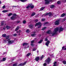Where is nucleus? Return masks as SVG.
<instances>
[{"instance_id":"nucleus-1","label":"nucleus","mask_w":66,"mask_h":66,"mask_svg":"<svg viewBox=\"0 0 66 66\" xmlns=\"http://www.w3.org/2000/svg\"><path fill=\"white\" fill-rule=\"evenodd\" d=\"M58 31V28H56L54 30V31L51 32V31L50 30L47 32V33L48 34H50V36H53L55 35V34H56V32Z\"/></svg>"},{"instance_id":"nucleus-2","label":"nucleus","mask_w":66,"mask_h":66,"mask_svg":"<svg viewBox=\"0 0 66 66\" xmlns=\"http://www.w3.org/2000/svg\"><path fill=\"white\" fill-rule=\"evenodd\" d=\"M60 20H56L55 22V24L56 26H58V25H59L60 24Z\"/></svg>"},{"instance_id":"nucleus-3","label":"nucleus","mask_w":66,"mask_h":66,"mask_svg":"<svg viewBox=\"0 0 66 66\" xmlns=\"http://www.w3.org/2000/svg\"><path fill=\"white\" fill-rule=\"evenodd\" d=\"M50 61H51V60L50 59L49 57H48L47 60H45V63H47V64H49Z\"/></svg>"},{"instance_id":"nucleus-4","label":"nucleus","mask_w":66,"mask_h":66,"mask_svg":"<svg viewBox=\"0 0 66 66\" xmlns=\"http://www.w3.org/2000/svg\"><path fill=\"white\" fill-rule=\"evenodd\" d=\"M48 15H49V16H51L52 14L51 13V12H50L49 13H47L46 14H44L43 15V16H47Z\"/></svg>"},{"instance_id":"nucleus-5","label":"nucleus","mask_w":66,"mask_h":66,"mask_svg":"<svg viewBox=\"0 0 66 66\" xmlns=\"http://www.w3.org/2000/svg\"><path fill=\"white\" fill-rule=\"evenodd\" d=\"M56 28H58V31H59V33L61 32V31H63V30H64V28H62L61 27H59V28L57 27Z\"/></svg>"},{"instance_id":"nucleus-6","label":"nucleus","mask_w":66,"mask_h":66,"mask_svg":"<svg viewBox=\"0 0 66 66\" xmlns=\"http://www.w3.org/2000/svg\"><path fill=\"white\" fill-rule=\"evenodd\" d=\"M52 0H45V4H48L49 3V2L52 1Z\"/></svg>"},{"instance_id":"nucleus-7","label":"nucleus","mask_w":66,"mask_h":66,"mask_svg":"<svg viewBox=\"0 0 66 66\" xmlns=\"http://www.w3.org/2000/svg\"><path fill=\"white\" fill-rule=\"evenodd\" d=\"M7 41L10 44H12L13 42H14V41L13 40H10V39H8L7 40Z\"/></svg>"},{"instance_id":"nucleus-8","label":"nucleus","mask_w":66,"mask_h":66,"mask_svg":"<svg viewBox=\"0 0 66 66\" xmlns=\"http://www.w3.org/2000/svg\"><path fill=\"white\" fill-rule=\"evenodd\" d=\"M16 18V17H15V16H13L11 18V19L12 20H14V19H15Z\"/></svg>"},{"instance_id":"nucleus-9","label":"nucleus","mask_w":66,"mask_h":66,"mask_svg":"<svg viewBox=\"0 0 66 66\" xmlns=\"http://www.w3.org/2000/svg\"><path fill=\"white\" fill-rule=\"evenodd\" d=\"M50 43V41L49 40H48L47 41V42L46 43V45L48 47V46H49V44Z\"/></svg>"},{"instance_id":"nucleus-10","label":"nucleus","mask_w":66,"mask_h":66,"mask_svg":"<svg viewBox=\"0 0 66 66\" xmlns=\"http://www.w3.org/2000/svg\"><path fill=\"white\" fill-rule=\"evenodd\" d=\"M39 25H41V23H40V22H38V23H37L35 25V27H36L37 26H39Z\"/></svg>"},{"instance_id":"nucleus-11","label":"nucleus","mask_w":66,"mask_h":66,"mask_svg":"<svg viewBox=\"0 0 66 66\" xmlns=\"http://www.w3.org/2000/svg\"><path fill=\"white\" fill-rule=\"evenodd\" d=\"M35 60L36 61H37V62H38V61H39V57H36L35 59Z\"/></svg>"},{"instance_id":"nucleus-12","label":"nucleus","mask_w":66,"mask_h":66,"mask_svg":"<svg viewBox=\"0 0 66 66\" xmlns=\"http://www.w3.org/2000/svg\"><path fill=\"white\" fill-rule=\"evenodd\" d=\"M33 25L30 24V25L29 26V27L30 28H31V29H32V28H33Z\"/></svg>"},{"instance_id":"nucleus-13","label":"nucleus","mask_w":66,"mask_h":66,"mask_svg":"<svg viewBox=\"0 0 66 66\" xmlns=\"http://www.w3.org/2000/svg\"><path fill=\"white\" fill-rule=\"evenodd\" d=\"M65 15H66V14L65 13H63L61 15V17H63L64 16H65Z\"/></svg>"},{"instance_id":"nucleus-14","label":"nucleus","mask_w":66,"mask_h":66,"mask_svg":"<svg viewBox=\"0 0 66 66\" xmlns=\"http://www.w3.org/2000/svg\"><path fill=\"white\" fill-rule=\"evenodd\" d=\"M50 7L51 8V9H53V8H54V5H52L50 6Z\"/></svg>"},{"instance_id":"nucleus-15","label":"nucleus","mask_w":66,"mask_h":66,"mask_svg":"<svg viewBox=\"0 0 66 66\" xmlns=\"http://www.w3.org/2000/svg\"><path fill=\"white\" fill-rule=\"evenodd\" d=\"M28 45V43H24L22 45L24 46H26V45Z\"/></svg>"},{"instance_id":"nucleus-16","label":"nucleus","mask_w":66,"mask_h":66,"mask_svg":"<svg viewBox=\"0 0 66 66\" xmlns=\"http://www.w3.org/2000/svg\"><path fill=\"white\" fill-rule=\"evenodd\" d=\"M42 42H43V40H41L39 41L38 43V44H41L42 43Z\"/></svg>"},{"instance_id":"nucleus-17","label":"nucleus","mask_w":66,"mask_h":66,"mask_svg":"<svg viewBox=\"0 0 66 66\" xmlns=\"http://www.w3.org/2000/svg\"><path fill=\"white\" fill-rule=\"evenodd\" d=\"M19 27L18 26L15 29V31H17L18 30H19Z\"/></svg>"},{"instance_id":"nucleus-18","label":"nucleus","mask_w":66,"mask_h":66,"mask_svg":"<svg viewBox=\"0 0 66 66\" xmlns=\"http://www.w3.org/2000/svg\"><path fill=\"white\" fill-rule=\"evenodd\" d=\"M6 36V35L5 34H3L2 35V37H5Z\"/></svg>"},{"instance_id":"nucleus-19","label":"nucleus","mask_w":66,"mask_h":66,"mask_svg":"<svg viewBox=\"0 0 66 66\" xmlns=\"http://www.w3.org/2000/svg\"><path fill=\"white\" fill-rule=\"evenodd\" d=\"M45 7H42L40 9V10L41 11H43V10H44V9H45Z\"/></svg>"},{"instance_id":"nucleus-20","label":"nucleus","mask_w":66,"mask_h":66,"mask_svg":"<svg viewBox=\"0 0 66 66\" xmlns=\"http://www.w3.org/2000/svg\"><path fill=\"white\" fill-rule=\"evenodd\" d=\"M38 21V19L34 20V21L35 22V23H36L37 21Z\"/></svg>"},{"instance_id":"nucleus-21","label":"nucleus","mask_w":66,"mask_h":66,"mask_svg":"<svg viewBox=\"0 0 66 66\" xmlns=\"http://www.w3.org/2000/svg\"><path fill=\"white\" fill-rule=\"evenodd\" d=\"M10 28H11V27H10V26H7L6 27V28L7 29V30L10 29Z\"/></svg>"},{"instance_id":"nucleus-22","label":"nucleus","mask_w":66,"mask_h":66,"mask_svg":"<svg viewBox=\"0 0 66 66\" xmlns=\"http://www.w3.org/2000/svg\"><path fill=\"white\" fill-rule=\"evenodd\" d=\"M36 35V34H31V36L32 37H34Z\"/></svg>"},{"instance_id":"nucleus-23","label":"nucleus","mask_w":66,"mask_h":66,"mask_svg":"<svg viewBox=\"0 0 66 66\" xmlns=\"http://www.w3.org/2000/svg\"><path fill=\"white\" fill-rule=\"evenodd\" d=\"M36 14L35 12H33L31 14V16H34Z\"/></svg>"},{"instance_id":"nucleus-24","label":"nucleus","mask_w":66,"mask_h":66,"mask_svg":"<svg viewBox=\"0 0 66 66\" xmlns=\"http://www.w3.org/2000/svg\"><path fill=\"white\" fill-rule=\"evenodd\" d=\"M8 11L6 10H4L2 11V12L3 13H6V12H7Z\"/></svg>"},{"instance_id":"nucleus-25","label":"nucleus","mask_w":66,"mask_h":66,"mask_svg":"<svg viewBox=\"0 0 66 66\" xmlns=\"http://www.w3.org/2000/svg\"><path fill=\"white\" fill-rule=\"evenodd\" d=\"M21 2H26V1H27V0H19Z\"/></svg>"},{"instance_id":"nucleus-26","label":"nucleus","mask_w":66,"mask_h":66,"mask_svg":"<svg viewBox=\"0 0 66 66\" xmlns=\"http://www.w3.org/2000/svg\"><path fill=\"white\" fill-rule=\"evenodd\" d=\"M56 63H57V62H55L54 63V65H53V66H56Z\"/></svg>"},{"instance_id":"nucleus-27","label":"nucleus","mask_w":66,"mask_h":66,"mask_svg":"<svg viewBox=\"0 0 66 66\" xmlns=\"http://www.w3.org/2000/svg\"><path fill=\"white\" fill-rule=\"evenodd\" d=\"M57 4H61V2L60 1H59L57 2Z\"/></svg>"},{"instance_id":"nucleus-28","label":"nucleus","mask_w":66,"mask_h":66,"mask_svg":"<svg viewBox=\"0 0 66 66\" xmlns=\"http://www.w3.org/2000/svg\"><path fill=\"white\" fill-rule=\"evenodd\" d=\"M44 57V56L43 55L41 57H40V59H41L40 60L42 61V59Z\"/></svg>"},{"instance_id":"nucleus-29","label":"nucleus","mask_w":66,"mask_h":66,"mask_svg":"<svg viewBox=\"0 0 66 66\" xmlns=\"http://www.w3.org/2000/svg\"><path fill=\"white\" fill-rule=\"evenodd\" d=\"M46 29V27H44L42 28V30H44Z\"/></svg>"},{"instance_id":"nucleus-30","label":"nucleus","mask_w":66,"mask_h":66,"mask_svg":"<svg viewBox=\"0 0 66 66\" xmlns=\"http://www.w3.org/2000/svg\"><path fill=\"white\" fill-rule=\"evenodd\" d=\"M35 41V40H34L31 41V44H33V43H34Z\"/></svg>"},{"instance_id":"nucleus-31","label":"nucleus","mask_w":66,"mask_h":66,"mask_svg":"<svg viewBox=\"0 0 66 66\" xmlns=\"http://www.w3.org/2000/svg\"><path fill=\"white\" fill-rule=\"evenodd\" d=\"M13 15V14H12V13H10L8 14V16H11V15Z\"/></svg>"},{"instance_id":"nucleus-32","label":"nucleus","mask_w":66,"mask_h":66,"mask_svg":"<svg viewBox=\"0 0 66 66\" xmlns=\"http://www.w3.org/2000/svg\"><path fill=\"white\" fill-rule=\"evenodd\" d=\"M66 18H64L62 21V22H64V21H65V20H66Z\"/></svg>"},{"instance_id":"nucleus-33","label":"nucleus","mask_w":66,"mask_h":66,"mask_svg":"<svg viewBox=\"0 0 66 66\" xmlns=\"http://www.w3.org/2000/svg\"><path fill=\"white\" fill-rule=\"evenodd\" d=\"M30 54H31V53H29L27 54V56H29Z\"/></svg>"},{"instance_id":"nucleus-34","label":"nucleus","mask_w":66,"mask_h":66,"mask_svg":"<svg viewBox=\"0 0 66 66\" xmlns=\"http://www.w3.org/2000/svg\"><path fill=\"white\" fill-rule=\"evenodd\" d=\"M9 37H10V36H7L6 37V39H8V38H9Z\"/></svg>"},{"instance_id":"nucleus-35","label":"nucleus","mask_w":66,"mask_h":66,"mask_svg":"<svg viewBox=\"0 0 66 66\" xmlns=\"http://www.w3.org/2000/svg\"><path fill=\"white\" fill-rule=\"evenodd\" d=\"M29 29H27V30L26 32L27 33H29L30 32V31H29Z\"/></svg>"},{"instance_id":"nucleus-36","label":"nucleus","mask_w":66,"mask_h":66,"mask_svg":"<svg viewBox=\"0 0 66 66\" xmlns=\"http://www.w3.org/2000/svg\"><path fill=\"white\" fill-rule=\"evenodd\" d=\"M29 5L30 7H31L32 5H33L32 4H29Z\"/></svg>"},{"instance_id":"nucleus-37","label":"nucleus","mask_w":66,"mask_h":66,"mask_svg":"<svg viewBox=\"0 0 66 66\" xmlns=\"http://www.w3.org/2000/svg\"><path fill=\"white\" fill-rule=\"evenodd\" d=\"M4 24V21H2L1 24L2 26H3Z\"/></svg>"},{"instance_id":"nucleus-38","label":"nucleus","mask_w":66,"mask_h":66,"mask_svg":"<svg viewBox=\"0 0 66 66\" xmlns=\"http://www.w3.org/2000/svg\"><path fill=\"white\" fill-rule=\"evenodd\" d=\"M3 61H5L6 60V58H3Z\"/></svg>"},{"instance_id":"nucleus-39","label":"nucleus","mask_w":66,"mask_h":66,"mask_svg":"<svg viewBox=\"0 0 66 66\" xmlns=\"http://www.w3.org/2000/svg\"><path fill=\"white\" fill-rule=\"evenodd\" d=\"M63 62L64 64H66V61H64Z\"/></svg>"},{"instance_id":"nucleus-40","label":"nucleus","mask_w":66,"mask_h":66,"mask_svg":"<svg viewBox=\"0 0 66 66\" xmlns=\"http://www.w3.org/2000/svg\"><path fill=\"white\" fill-rule=\"evenodd\" d=\"M62 2H64V3H65V2H66V0H62Z\"/></svg>"},{"instance_id":"nucleus-41","label":"nucleus","mask_w":66,"mask_h":66,"mask_svg":"<svg viewBox=\"0 0 66 66\" xmlns=\"http://www.w3.org/2000/svg\"><path fill=\"white\" fill-rule=\"evenodd\" d=\"M13 35V36H17V34H15Z\"/></svg>"},{"instance_id":"nucleus-42","label":"nucleus","mask_w":66,"mask_h":66,"mask_svg":"<svg viewBox=\"0 0 66 66\" xmlns=\"http://www.w3.org/2000/svg\"><path fill=\"white\" fill-rule=\"evenodd\" d=\"M34 5H33L31 7H30V8L31 9H33V8H34Z\"/></svg>"},{"instance_id":"nucleus-43","label":"nucleus","mask_w":66,"mask_h":66,"mask_svg":"<svg viewBox=\"0 0 66 66\" xmlns=\"http://www.w3.org/2000/svg\"><path fill=\"white\" fill-rule=\"evenodd\" d=\"M12 7H18V6H12Z\"/></svg>"},{"instance_id":"nucleus-44","label":"nucleus","mask_w":66,"mask_h":66,"mask_svg":"<svg viewBox=\"0 0 66 66\" xmlns=\"http://www.w3.org/2000/svg\"><path fill=\"white\" fill-rule=\"evenodd\" d=\"M30 7V6L29 5H28L26 7V9H29V8Z\"/></svg>"},{"instance_id":"nucleus-45","label":"nucleus","mask_w":66,"mask_h":66,"mask_svg":"<svg viewBox=\"0 0 66 66\" xmlns=\"http://www.w3.org/2000/svg\"><path fill=\"white\" fill-rule=\"evenodd\" d=\"M45 19H43L41 20V21H45Z\"/></svg>"},{"instance_id":"nucleus-46","label":"nucleus","mask_w":66,"mask_h":66,"mask_svg":"<svg viewBox=\"0 0 66 66\" xmlns=\"http://www.w3.org/2000/svg\"><path fill=\"white\" fill-rule=\"evenodd\" d=\"M36 50V48H34L32 50V51H35Z\"/></svg>"},{"instance_id":"nucleus-47","label":"nucleus","mask_w":66,"mask_h":66,"mask_svg":"<svg viewBox=\"0 0 66 66\" xmlns=\"http://www.w3.org/2000/svg\"><path fill=\"white\" fill-rule=\"evenodd\" d=\"M31 45L33 47L34 46V44H33V43H31Z\"/></svg>"},{"instance_id":"nucleus-48","label":"nucleus","mask_w":66,"mask_h":66,"mask_svg":"<svg viewBox=\"0 0 66 66\" xmlns=\"http://www.w3.org/2000/svg\"><path fill=\"white\" fill-rule=\"evenodd\" d=\"M2 7L3 9H5V5H4V6H3Z\"/></svg>"},{"instance_id":"nucleus-49","label":"nucleus","mask_w":66,"mask_h":66,"mask_svg":"<svg viewBox=\"0 0 66 66\" xmlns=\"http://www.w3.org/2000/svg\"><path fill=\"white\" fill-rule=\"evenodd\" d=\"M3 29H4V30H5V29H6V27H4L3 28Z\"/></svg>"},{"instance_id":"nucleus-50","label":"nucleus","mask_w":66,"mask_h":66,"mask_svg":"<svg viewBox=\"0 0 66 66\" xmlns=\"http://www.w3.org/2000/svg\"><path fill=\"white\" fill-rule=\"evenodd\" d=\"M26 22V21L25 20H24L23 22V23H25Z\"/></svg>"},{"instance_id":"nucleus-51","label":"nucleus","mask_w":66,"mask_h":66,"mask_svg":"<svg viewBox=\"0 0 66 66\" xmlns=\"http://www.w3.org/2000/svg\"><path fill=\"white\" fill-rule=\"evenodd\" d=\"M46 65H47V64H46V63H44V66H46Z\"/></svg>"},{"instance_id":"nucleus-52","label":"nucleus","mask_w":66,"mask_h":66,"mask_svg":"<svg viewBox=\"0 0 66 66\" xmlns=\"http://www.w3.org/2000/svg\"><path fill=\"white\" fill-rule=\"evenodd\" d=\"M48 23V22H45V23H44V24H47V23Z\"/></svg>"},{"instance_id":"nucleus-53","label":"nucleus","mask_w":66,"mask_h":66,"mask_svg":"<svg viewBox=\"0 0 66 66\" xmlns=\"http://www.w3.org/2000/svg\"><path fill=\"white\" fill-rule=\"evenodd\" d=\"M48 40V39H47V38H46L45 39V41H47Z\"/></svg>"},{"instance_id":"nucleus-54","label":"nucleus","mask_w":66,"mask_h":66,"mask_svg":"<svg viewBox=\"0 0 66 66\" xmlns=\"http://www.w3.org/2000/svg\"><path fill=\"white\" fill-rule=\"evenodd\" d=\"M16 22L18 23H19L20 22V21H16Z\"/></svg>"},{"instance_id":"nucleus-55","label":"nucleus","mask_w":66,"mask_h":66,"mask_svg":"<svg viewBox=\"0 0 66 66\" xmlns=\"http://www.w3.org/2000/svg\"><path fill=\"white\" fill-rule=\"evenodd\" d=\"M13 16H16V14L15 13H14L13 14Z\"/></svg>"},{"instance_id":"nucleus-56","label":"nucleus","mask_w":66,"mask_h":66,"mask_svg":"<svg viewBox=\"0 0 66 66\" xmlns=\"http://www.w3.org/2000/svg\"><path fill=\"white\" fill-rule=\"evenodd\" d=\"M41 28V26H40L38 27V29H39V28Z\"/></svg>"},{"instance_id":"nucleus-57","label":"nucleus","mask_w":66,"mask_h":66,"mask_svg":"<svg viewBox=\"0 0 66 66\" xmlns=\"http://www.w3.org/2000/svg\"><path fill=\"white\" fill-rule=\"evenodd\" d=\"M32 33H35V32H32Z\"/></svg>"},{"instance_id":"nucleus-58","label":"nucleus","mask_w":66,"mask_h":66,"mask_svg":"<svg viewBox=\"0 0 66 66\" xmlns=\"http://www.w3.org/2000/svg\"><path fill=\"white\" fill-rule=\"evenodd\" d=\"M19 32H21V30H19Z\"/></svg>"},{"instance_id":"nucleus-59","label":"nucleus","mask_w":66,"mask_h":66,"mask_svg":"<svg viewBox=\"0 0 66 66\" xmlns=\"http://www.w3.org/2000/svg\"><path fill=\"white\" fill-rule=\"evenodd\" d=\"M37 53H38V52H39V51H38H38H37Z\"/></svg>"},{"instance_id":"nucleus-60","label":"nucleus","mask_w":66,"mask_h":66,"mask_svg":"<svg viewBox=\"0 0 66 66\" xmlns=\"http://www.w3.org/2000/svg\"><path fill=\"white\" fill-rule=\"evenodd\" d=\"M1 2L0 1V4H1Z\"/></svg>"},{"instance_id":"nucleus-61","label":"nucleus","mask_w":66,"mask_h":66,"mask_svg":"<svg viewBox=\"0 0 66 66\" xmlns=\"http://www.w3.org/2000/svg\"><path fill=\"white\" fill-rule=\"evenodd\" d=\"M29 46H28V47H27V48H29Z\"/></svg>"},{"instance_id":"nucleus-62","label":"nucleus","mask_w":66,"mask_h":66,"mask_svg":"<svg viewBox=\"0 0 66 66\" xmlns=\"http://www.w3.org/2000/svg\"><path fill=\"white\" fill-rule=\"evenodd\" d=\"M16 33H18V31H16Z\"/></svg>"},{"instance_id":"nucleus-63","label":"nucleus","mask_w":66,"mask_h":66,"mask_svg":"<svg viewBox=\"0 0 66 66\" xmlns=\"http://www.w3.org/2000/svg\"><path fill=\"white\" fill-rule=\"evenodd\" d=\"M20 34V33H19V35Z\"/></svg>"},{"instance_id":"nucleus-64","label":"nucleus","mask_w":66,"mask_h":66,"mask_svg":"<svg viewBox=\"0 0 66 66\" xmlns=\"http://www.w3.org/2000/svg\"><path fill=\"white\" fill-rule=\"evenodd\" d=\"M1 59V58L0 57V60Z\"/></svg>"}]
</instances>
